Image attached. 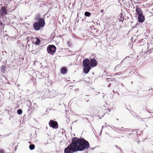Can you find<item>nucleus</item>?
<instances>
[{
  "mask_svg": "<svg viewBox=\"0 0 153 153\" xmlns=\"http://www.w3.org/2000/svg\"><path fill=\"white\" fill-rule=\"evenodd\" d=\"M90 146L88 142L82 138L78 139L75 137L72 139L71 144L64 150L65 153H73L78 151H82L88 149Z\"/></svg>",
  "mask_w": 153,
  "mask_h": 153,
  "instance_id": "1",
  "label": "nucleus"
},
{
  "mask_svg": "<svg viewBox=\"0 0 153 153\" xmlns=\"http://www.w3.org/2000/svg\"><path fill=\"white\" fill-rule=\"evenodd\" d=\"M55 46L53 45L49 46L47 48V51L48 53L51 54H53L55 52L56 50Z\"/></svg>",
  "mask_w": 153,
  "mask_h": 153,
  "instance_id": "2",
  "label": "nucleus"
},
{
  "mask_svg": "<svg viewBox=\"0 0 153 153\" xmlns=\"http://www.w3.org/2000/svg\"><path fill=\"white\" fill-rule=\"evenodd\" d=\"M49 124L51 127L53 128H57L58 127V124L56 121L51 120L49 122Z\"/></svg>",
  "mask_w": 153,
  "mask_h": 153,
  "instance_id": "3",
  "label": "nucleus"
},
{
  "mask_svg": "<svg viewBox=\"0 0 153 153\" xmlns=\"http://www.w3.org/2000/svg\"><path fill=\"white\" fill-rule=\"evenodd\" d=\"M7 7L5 6L2 7L0 10V14L2 16H4L7 14Z\"/></svg>",
  "mask_w": 153,
  "mask_h": 153,
  "instance_id": "4",
  "label": "nucleus"
},
{
  "mask_svg": "<svg viewBox=\"0 0 153 153\" xmlns=\"http://www.w3.org/2000/svg\"><path fill=\"white\" fill-rule=\"evenodd\" d=\"M90 66L93 67H94L96 66L97 64V61L94 58L91 59L90 62Z\"/></svg>",
  "mask_w": 153,
  "mask_h": 153,
  "instance_id": "5",
  "label": "nucleus"
},
{
  "mask_svg": "<svg viewBox=\"0 0 153 153\" xmlns=\"http://www.w3.org/2000/svg\"><path fill=\"white\" fill-rule=\"evenodd\" d=\"M90 61L88 59H84L82 62L83 65L84 67L90 66Z\"/></svg>",
  "mask_w": 153,
  "mask_h": 153,
  "instance_id": "6",
  "label": "nucleus"
},
{
  "mask_svg": "<svg viewBox=\"0 0 153 153\" xmlns=\"http://www.w3.org/2000/svg\"><path fill=\"white\" fill-rule=\"evenodd\" d=\"M33 27L34 29L36 30H39L41 26H40V24L38 22H36L33 24Z\"/></svg>",
  "mask_w": 153,
  "mask_h": 153,
  "instance_id": "7",
  "label": "nucleus"
},
{
  "mask_svg": "<svg viewBox=\"0 0 153 153\" xmlns=\"http://www.w3.org/2000/svg\"><path fill=\"white\" fill-rule=\"evenodd\" d=\"M138 20L140 22H143L145 20L144 16L143 14L139 15L138 16Z\"/></svg>",
  "mask_w": 153,
  "mask_h": 153,
  "instance_id": "8",
  "label": "nucleus"
},
{
  "mask_svg": "<svg viewBox=\"0 0 153 153\" xmlns=\"http://www.w3.org/2000/svg\"><path fill=\"white\" fill-rule=\"evenodd\" d=\"M136 11L137 13L139 15L143 14V12L141 8L137 6L136 7Z\"/></svg>",
  "mask_w": 153,
  "mask_h": 153,
  "instance_id": "9",
  "label": "nucleus"
},
{
  "mask_svg": "<svg viewBox=\"0 0 153 153\" xmlns=\"http://www.w3.org/2000/svg\"><path fill=\"white\" fill-rule=\"evenodd\" d=\"M91 66H85L83 68V71L85 74H87L91 69Z\"/></svg>",
  "mask_w": 153,
  "mask_h": 153,
  "instance_id": "10",
  "label": "nucleus"
},
{
  "mask_svg": "<svg viewBox=\"0 0 153 153\" xmlns=\"http://www.w3.org/2000/svg\"><path fill=\"white\" fill-rule=\"evenodd\" d=\"M38 22L40 24V26H41V27H43L45 25V20L43 19H40L39 21Z\"/></svg>",
  "mask_w": 153,
  "mask_h": 153,
  "instance_id": "11",
  "label": "nucleus"
},
{
  "mask_svg": "<svg viewBox=\"0 0 153 153\" xmlns=\"http://www.w3.org/2000/svg\"><path fill=\"white\" fill-rule=\"evenodd\" d=\"M61 73L63 74H65L67 71V69L65 67H63L61 69Z\"/></svg>",
  "mask_w": 153,
  "mask_h": 153,
  "instance_id": "12",
  "label": "nucleus"
},
{
  "mask_svg": "<svg viewBox=\"0 0 153 153\" xmlns=\"http://www.w3.org/2000/svg\"><path fill=\"white\" fill-rule=\"evenodd\" d=\"M6 66L4 65H2L1 66V72L4 73L5 70Z\"/></svg>",
  "mask_w": 153,
  "mask_h": 153,
  "instance_id": "13",
  "label": "nucleus"
},
{
  "mask_svg": "<svg viewBox=\"0 0 153 153\" xmlns=\"http://www.w3.org/2000/svg\"><path fill=\"white\" fill-rule=\"evenodd\" d=\"M35 145L33 144H30L29 146V149L31 150H32L34 149L35 148Z\"/></svg>",
  "mask_w": 153,
  "mask_h": 153,
  "instance_id": "14",
  "label": "nucleus"
},
{
  "mask_svg": "<svg viewBox=\"0 0 153 153\" xmlns=\"http://www.w3.org/2000/svg\"><path fill=\"white\" fill-rule=\"evenodd\" d=\"M35 39H36V44L39 45V44L40 43V40L38 38H36Z\"/></svg>",
  "mask_w": 153,
  "mask_h": 153,
  "instance_id": "15",
  "label": "nucleus"
},
{
  "mask_svg": "<svg viewBox=\"0 0 153 153\" xmlns=\"http://www.w3.org/2000/svg\"><path fill=\"white\" fill-rule=\"evenodd\" d=\"M85 16H90L91 15V13H90L88 12H86L85 13Z\"/></svg>",
  "mask_w": 153,
  "mask_h": 153,
  "instance_id": "16",
  "label": "nucleus"
},
{
  "mask_svg": "<svg viewBox=\"0 0 153 153\" xmlns=\"http://www.w3.org/2000/svg\"><path fill=\"white\" fill-rule=\"evenodd\" d=\"M40 15L39 14H37L36 17V20H39L40 19Z\"/></svg>",
  "mask_w": 153,
  "mask_h": 153,
  "instance_id": "17",
  "label": "nucleus"
},
{
  "mask_svg": "<svg viewBox=\"0 0 153 153\" xmlns=\"http://www.w3.org/2000/svg\"><path fill=\"white\" fill-rule=\"evenodd\" d=\"M22 111L21 109H18L17 110V113L19 114V115L21 114H22Z\"/></svg>",
  "mask_w": 153,
  "mask_h": 153,
  "instance_id": "18",
  "label": "nucleus"
},
{
  "mask_svg": "<svg viewBox=\"0 0 153 153\" xmlns=\"http://www.w3.org/2000/svg\"><path fill=\"white\" fill-rule=\"evenodd\" d=\"M111 81H116V79L115 78H113V79H111Z\"/></svg>",
  "mask_w": 153,
  "mask_h": 153,
  "instance_id": "19",
  "label": "nucleus"
},
{
  "mask_svg": "<svg viewBox=\"0 0 153 153\" xmlns=\"http://www.w3.org/2000/svg\"><path fill=\"white\" fill-rule=\"evenodd\" d=\"M111 85V83L109 84V85H108V87H110Z\"/></svg>",
  "mask_w": 153,
  "mask_h": 153,
  "instance_id": "20",
  "label": "nucleus"
},
{
  "mask_svg": "<svg viewBox=\"0 0 153 153\" xmlns=\"http://www.w3.org/2000/svg\"><path fill=\"white\" fill-rule=\"evenodd\" d=\"M104 11V10L103 9H102L100 10L101 12H103Z\"/></svg>",
  "mask_w": 153,
  "mask_h": 153,
  "instance_id": "21",
  "label": "nucleus"
},
{
  "mask_svg": "<svg viewBox=\"0 0 153 153\" xmlns=\"http://www.w3.org/2000/svg\"><path fill=\"white\" fill-rule=\"evenodd\" d=\"M102 130H101V131H100V135H101V134H102Z\"/></svg>",
  "mask_w": 153,
  "mask_h": 153,
  "instance_id": "22",
  "label": "nucleus"
},
{
  "mask_svg": "<svg viewBox=\"0 0 153 153\" xmlns=\"http://www.w3.org/2000/svg\"><path fill=\"white\" fill-rule=\"evenodd\" d=\"M147 112L149 113H150V112L148 110H147Z\"/></svg>",
  "mask_w": 153,
  "mask_h": 153,
  "instance_id": "23",
  "label": "nucleus"
},
{
  "mask_svg": "<svg viewBox=\"0 0 153 153\" xmlns=\"http://www.w3.org/2000/svg\"><path fill=\"white\" fill-rule=\"evenodd\" d=\"M105 127H107V125H108L106 123H105Z\"/></svg>",
  "mask_w": 153,
  "mask_h": 153,
  "instance_id": "24",
  "label": "nucleus"
},
{
  "mask_svg": "<svg viewBox=\"0 0 153 153\" xmlns=\"http://www.w3.org/2000/svg\"><path fill=\"white\" fill-rule=\"evenodd\" d=\"M104 128V126H102V129H103V128Z\"/></svg>",
  "mask_w": 153,
  "mask_h": 153,
  "instance_id": "25",
  "label": "nucleus"
},
{
  "mask_svg": "<svg viewBox=\"0 0 153 153\" xmlns=\"http://www.w3.org/2000/svg\"><path fill=\"white\" fill-rule=\"evenodd\" d=\"M2 24V23L1 22H0V25H1Z\"/></svg>",
  "mask_w": 153,
  "mask_h": 153,
  "instance_id": "26",
  "label": "nucleus"
},
{
  "mask_svg": "<svg viewBox=\"0 0 153 153\" xmlns=\"http://www.w3.org/2000/svg\"><path fill=\"white\" fill-rule=\"evenodd\" d=\"M28 46L29 47H30V44H29L28 45Z\"/></svg>",
  "mask_w": 153,
  "mask_h": 153,
  "instance_id": "27",
  "label": "nucleus"
},
{
  "mask_svg": "<svg viewBox=\"0 0 153 153\" xmlns=\"http://www.w3.org/2000/svg\"><path fill=\"white\" fill-rule=\"evenodd\" d=\"M0 153H2L1 151H0Z\"/></svg>",
  "mask_w": 153,
  "mask_h": 153,
  "instance_id": "28",
  "label": "nucleus"
},
{
  "mask_svg": "<svg viewBox=\"0 0 153 153\" xmlns=\"http://www.w3.org/2000/svg\"><path fill=\"white\" fill-rule=\"evenodd\" d=\"M151 111H153V109H152V110H151Z\"/></svg>",
  "mask_w": 153,
  "mask_h": 153,
  "instance_id": "29",
  "label": "nucleus"
},
{
  "mask_svg": "<svg viewBox=\"0 0 153 153\" xmlns=\"http://www.w3.org/2000/svg\"><path fill=\"white\" fill-rule=\"evenodd\" d=\"M113 92H114V91H113Z\"/></svg>",
  "mask_w": 153,
  "mask_h": 153,
  "instance_id": "30",
  "label": "nucleus"
},
{
  "mask_svg": "<svg viewBox=\"0 0 153 153\" xmlns=\"http://www.w3.org/2000/svg\"><path fill=\"white\" fill-rule=\"evenodd\" d=\"M76 121H77V120H76L75 121V122H76Z\"/></svg>",
  "mask_w": 153,
  "mask_h": 153,
  "instance_id": "31",
  "label": "nucleus"
}]
</instances>
